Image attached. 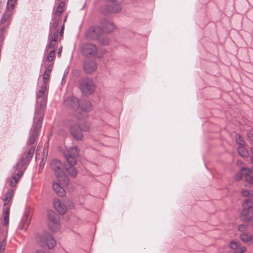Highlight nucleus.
Here are the masks:
<instances>
[{"label": "nucleus", "mask_w": 253, "mask_h": 253, "mask_svg": "<svg viewBox=\"0 0 253 253\" xmlns=\"http://www.w3.org/2000/svg\"><path fill=\"white\" fill-rule=\"evenodd\" d=\"M64 2L60 1L56 9L52 13L48 35L49 43L46 45V50H50L53 49L55 51L56 42L59 35L58 30L56 28L61 20V15L64 11Z\"/></svg>", "instance_id": "1"}, {"label": "nucleus", "mask_w": 253, "mask_h": 253, "mask_svg": "<svg viewBox=\"0 0 253 253\" xmlns=\"http://www.w3.org/2000/svg\"><path fill=\"white\" fill-rule=\"evenodd\" d=\"M65 105L71 111V114L78 120L85 118L87 115L90 106H84L79 99L74 96H70L64 100Z\"/></svg>", "instance_id": "2"}, {"label": "nucleus", "mask_w": 253, "mask_h": 253, "mask_svg": "<svg viewBox=\"0 0 253 253\" xmlns=\"http://www.w3.org/2000/svg\"><path fill=\"white\" fill-rule=\"evenodd\" d=\"M18 0H7L6 6L0 21V42L2 44L6 28L8 26Z\"/></svg>", "instance_id": "3"}, {"label": "nucleus", "mask_w": 253, "mask_h": 253, "mask_svg": "<svg viewBox=\"0 0 253 253\" xmlns=\"http://www.w3.org/2000/svg\"><path fill=\"white\" fill-rule=\"evenodd\" d=\"M66 125L69 128L71 134L73 137L76 140L79 141L82 140L83 135L78 130V128H79L80 130L82 131H87L89 129L90 124L89 122H85L83 124L79 126L74 121L69 120L66 122Z\"/></svg>", "instance_id": "4"}, {"label": "nucleus", "mask_w": 253, "mask_h": 253, "mask_svg": "<svg viewBox=\"0 0 253 253\" xmlns=\"http://www.w3.org/2000/svg\"><path fill=\"white\" fill-rule=\"evenodd\" d=\"M34 152L35 148L34 147H32L29 149L28 152L26 154L25 159L22 158L17 163L15 166V169L16 170H17L18 171L16 174L12 176L10 180V185L11 187L15 186L18 182V180L23 174V172L21 170L22 167L27 163H29V162L32 159Z\"/></svg>", "instance_id": "5"}, {"label": "nucleus", "mask_w": 253, "mask_h": 253, "mask_svg": "<svg viewBox=\"0 0 253 253\" xmlns=\"http://www.w3.org/2000/svg\"><path fill=\"white\" fill-rule=\"evenodd\" d=\"M42 112L40 111V112H38L37 111H36L34 118V122H36V124L30 132L29 135L27 139V144L28 145H33L35 142L42 126Z\"/></svg>", "instance_id": "6"}, {"label": "nucleus", "mask_w": 253, "mask_h": 253, "mask_svg": "<svg viewBox=\"0 0 253 253\" xmlns=\"http://www.w3.org/2000/svg\"><path fill=\"white\" fill-rule=\"evenodd\" d=\"M240 218L253 226V199L246 200L243 202Z\"/></svg>", "instance_id": "7"}, {"label": "nucleus", "mask_w": 253, "mask_h": 253, "mask_svg": "<svg viewBox=\"0 0 253 253\" xmlns=\"http://www.w3.org/2000/svg\"><path fill=\"white\" fill-rule=\"evenodd\" d=\"M51 167L55 171L58 181L62 185H67L69 183V179L68 176L64 173L61 162L58 160H54L51 163Z\"/></svg>", "instance_id": "8"}, {"label": "nucleus", "mask_w": 253, "mask_h": 253, "mask_svg": "<svg viewBox=\"0 0 253 253\" xmlns=\"http://www.w3.org/2000/svg\"><path fill=\"white\" fill-rule=\"evenodd\" d=\"M37 240L39 245L45 249L47 248L49 249H51L56 244V240L53 236L47 232H45L42 236H39Z\"/></svg>", "instance_id": "9"}, {"label": "nucleus", "mask_w": 253, "mask_h": 253, "mask_svg": "<svg viewBox=\"0 0 253 253\" xmlns=\"http://www.w3.org/2000/svg\"><path fill=\"white\" fill-rule=\"evenodd\" d=\"M244 176L246 182L245 187L249 186L253 182V167L251 169L242 168L235 176L236 181L240 180Z\"/></svg>", "instance_id": "10"}, {"label": "nucleus", "mask_w": 253, "mask_h": 253, "mask_svg": "<svg viewBox=\"0 0 253 253\" xmlns=\"http://www.w3.org/2000/svg\"><path fill=\"white\" fill-rule=\"evenodd\" d=\"M47 88V87H46L45 84H42L41 88L37 93V104L38 106H40V109H38L37 108L35 113L36 111H37L38 112L42 111L43 114V110L46 106L47 101V96L45 94Z\"/></svg>", "instance_id": "11"}, {"label": "nucleus", "mask_w": 253, "mask_h": 253, "mask_svg": "<svg viewBox=\"0 0 253 253\" xmlns=\"http://www.w3.org/2000/svg\"><path fill=\"white\" fill-rule=\"evenodd\" d=\"M79 152L77 146H72L67 148L64 152V156L68 164L71 166H74L76 163V157L78 156Z\"/></svg>", "instance_id": "12"}, {"label": "nucleus", "mask_w": 253, "mask_h": 253, "mask_svg": "<svg viewBox=\"0 0 253 253\" xmlns=\"http://www.w3.org/2000/svg\"><path fill=\"white\" fill-rule=\"evenodd\" d=\"M80 88L84 94H91L94 90L93 81L89 78H83L80 81Z\"/></svg>", "instance_id": "13"}, {"label": "nucleus", "mask_w": 253, "mask_h": 253, "mask_svg": "<svg viewBox=\"0 0 253 253\" xmlns=\"http://www.w3.org/2000/svg\"><path fill=\"white\" fill-rule=\"evenodd\" d=\"M48 226L53 232H56L60 228L59 219L53 212L48 214Z\"/></svg>", "instance_id": "14"}, {"label": "nucleus", "mask_w": 253, "mask_h": 253, "mask_svg": "<svg viewBox=\"0 0 253 253\" xmlns=\"http://www.w3.org/2000/svg\"><path fill=\"white\" fill-rule=\"evenodd\" d=\"M81 49L83 54L86 56H94L97 52V48L96 46L93 44L89 43L83 44Z\"/></svg>", "instance_id": "15"}, {"label": "nucleus", "mask_w": 253, "mask_h": 253, "mask_svg": "<svg viewBox=\"0 0 253 253\" xmlns=\"http://www.w3.org/2000/svg\"><path fill=\"white\" fill-rule=\"evenodd\" d=\"M102 34V30L99 27H90L86 32V37L89 40L98 39Z\"/></svg>", "instance_id": "16"}, {"label": "nucleus", "mask_w": 253, "mask_h": 253, "mask_svg": "<svg viewBox=\"0 0 253 253\" xmlns=\"http://www.w3.org/2000/svg\"><path fill=\"white\" fill-rule=\"evenodd\" d=\"M97 68V64L94 60H86L84 64V69L87 73H92Z\"/></svg>", "instance_id": "17"}, {"label": "nucleus", "mask_w": 253, "mask_h": 253, "mask_svg": "<svg viewBox=\"0 0 253 253\" xmlns=\"http://www.w3.org/2000/svg\"><path fill=\"white\" fill-rule=\"evenodd\" d=\"M101 24L103 30L106 32H111L116 28L114 23L109 20L105 19L102 22Z\"/></svg>", "instance_id": "18"}, {"label": "nucleus", "mask_w": 253, "mask_h": 253, "mask_svg": "<svg viewBox=\"0 0 253 253\" xmlns=\"http://www.w3.org/2000/svg\"><path fill=\"white\" fill-rule=\"evenodd\" d=\"M54 208L61 214L65 213L67 211V208L58 199H55L53 202Z\"/></svg>", "instance_id": "19"}, {"label": "nucleus", "mask_w": 253, "mask_h": 253, "mask_svg": "<svg viewBox=\"0 0 253 253\" xmlns=\"http://www.w3.org/2000/svg\"><path fill=\"white\" fill-rule=\"evenodd\" d=\"M60 184L58 182H54L52 184L53 189L54 191L61 197L64 196L65 193V190L62 187V186H64L61 184V183L59 181Z\"/></svg>", "instance_id": "20"}, {"label": "nucleus", "mask_w": 253, "mask_h": 253, "mask_svg": "<svg viewBox=\"0 0 253 253\" xmlns=\"http://www.w3.org/2000/svg\"><path fill=\"white\" fill-rule=\"evenodd\" d=\"M230 248L235 250L234 253H244L246 251L245 247H239V243L238 242L232 241L230 244Z\"/></svg>", "instance_id": "21"}, {"label": "nucleus", "mask_w": 253, "mask_h": 253, "mask_svg": "<svg viewBox=\"0 0 253 253\" xmlns=\"http://www.w3.org/2000/svg\"><path fill=\"white\" fill-rule=\"evenodd\" d=\"M240 237L241 240L245 243H252L253 242V237L248 232L241 233Z\"/></svg>", "instance_id": "22"}, {"label": "nucleus", "mask_w": 253, "mask_h": 253, "mask_svg": "<svg viewBox=\"0 0 253 253\" xmlns=\"http://www.w3.org/2000/svg\"><path fill=\"white\" fill-rule=\"evenodd\" d=\"M55 55V51L54 49H52L50 50H45L44 55L47 61L49 62H52L54 60Z\"/></svg>", "instance_id": "23"}, {"label": "nucleus", "mask_w": 253, "mask_h": 253, "mask_svg": "<svg viewBox=\"0 0 253 253\" xmlns=\"http://www.w3.org/2000/svg\"><path fill=\"white\" fill-rule=\"evenodd\" d=\"M66 165V169L68 172L69 174L72 177H76L77 175V169L73 167L74 166H71L70 164Z\"/></svg>", "instance_id": "24"}, {"label": "nucleus", "mask_w": 253, "mask_h": 253, "mask_svg": "<svg viewBox=\"0 0 253 253\" xmlns=\"http://www.w3.org/2000/svg\"><path fill=\"white\" fill-rule=\"evenodd\" d=\"M12 196H13V191L12 190H9L6 193L5 198L3 199L4 206H6L8 204Z\"/></svg>", "instance_id": "25"}, {"label": "nucleus", "mask_w": 253, "mask_h": 253, "mask_svg": "<svg viewBox=\"0 0 253 253\" xmlns=\"http://www.w3.org/2000/svg\"><path fill=\"white\" fill-rule=\"evenodd\" d=\"M241 194L244 197H252L253 196V191L249 189H242Z\"/></svg>", "instance_id": "26"}, {"label": "nucleus", "mask_w": 253, "mask_h": 253, "mask_svg": "<svg viewBox=\"0 0 253 253\" xmlns=\"http://www.w3.org/2000/svg\"><path fill=\"white\" fill-rule=\"evenodd\" d=\"M239 154L242 157H246L248 156V152L244 146H239L238 148Z\"/></svg>", "instance_id": "27"}, {"label": "nucleus", "mask_w": 253, "mask_h": 253, "mask_svg": "<svg viewBox=\"0 0 253 253\" xmlns=\"http://www.w3.org/2000/svg\"><path fill=\"white\" fill-rule=\"evenodd\" d=\"M235 139L237 143L239 144L240 146H244V140H243V138L240 135L237 134L236 135Z\"/></svg>", "instance_id": "28"}, {"label": "nucleus", "mask_w": 253, "mask_h": 253, "mask_svg": "<svg viewBox=\"0 0 253 253\" xmlns=\"http://www.w3.org/2000/svg\"><path fill=\"white\" fill-rule=\"evenodd\" d=\"M238 231L241 232V233H246L248 231V226L244 224H240L238 227Z\"/></svg>", "instance_id": "29"}, {"label": "nucleus", "mask_w": 253, "mask_h": 253, "mask_svg": "<svg viewBox=\"0 0 253 253\" xmlns=\"http://www.w3.org/2000/svg\"><path fill=\"white\" fill-rule=\"evenodd\" d=\"M49 76H50L49 74L44 72V73L43 74V83L42 84H45L46 85V87H47V83L49 78Z\"/></svg>", "instance_id": "30"}, {"label": "nucleus", "mask_w": 253, "mask_h": 253, "mask_svg": "<svg viewBox=\"0 0 253 253\" xmlns=\"http://www.w3.org/2000/svg\"><path fill=\"white\" fill-rule=\"evenodd\" d=\"M52 67H53V64H49V65H48L47 66L46 69L45 71V72L50 74V73H51V72L52 71Z\"/></svg>", "instance_id": "31"}, {"label": "nucleus", "mask_w": 253, "mask_h": 253, "mask_svg": "<svg viewBox=\"0 0 253 253\" xmlns=\"http://www.w3.org/2000/svg\"><path fill=\"white\" fill-rule=\"evenodd\" d=\"M5 243L4 241L0 243V253L3 252L5 250Z\"/></svg>", "instance_id": "32"}, {"label": "nucleus", "mask_w": 253, "mask_h": 253, "mask_svg": "<svg viewBox=\"0 0 253 253\" xmlns=\"http://www.w3.org/2000/svg\"><path fill=\"white\" fill-rule=\"evenodd\" d=\"M9 222V215H4V225L6 226L8 224Z\"/></svg>", "instance_id": "33"}, {"label": "nucleus", "mask_w": 253, "mask_h": 253, "mask_svg": "<svg viewBox=\"0 0 253 253\" xmlns=\"http://www.w3.org/2000/svg\"><path fill=\"white\" fill-rule=\"evenodd\" d=\"M24 220L25 221V225H26V227H25V230L27 228V227L28 226V225L30 223V220L29 219H28V218L27 217H25L24 219Z\"/></svg>", "instance_id": "34"}, {"label": "nucleus", "mask_w": 253, "mask_h": 253, "mask_svg": "<svg viewBox=\"0 0 253 253\" xmlns=\"http://www.w3.org/2000/svg\"><path fill=\"white\" fill-rule=\"evenodd\" d=\"M248 136L249 138L253 142V133H249L248 134Z\"/></svg>", "instance_id": "35"}, {"label": "nucleus", "mask_w": 253, "mask_h": 253, "mask_svg": "<svg viewBox=\"0 0 253 253\" xmlns=\"http://www.w3.org/2000/svg\"><path fill=\"white\" fill-rule=\"evenodd\" d=\"M117 8L116 9H113V11L114 12H119L122 9V8L120 6H117Z\"/></svg>", "instance_id": "36"}, {"label": "nucleus", "mask_w": 253, "mask_h": 253, "mask_svg": "<svg viewBox=\"0 0 253 253\" xmlns=\"http://www.w3.org/2000/svg\"><path fill=\"white\" fill-rule=\"evenodd\" d=\"M4 212H5V215H9V207H7L5 209Z\"/></svg>", "instance_id": "37"}, {"label": "nucleus", "mask_w": 253, "mask_h": 253, "mask_svg": "<svg viewBox=\"0 0 253 253\" xmlns=\"http://www.w3.org/2000/svg\"><path fill=\"white\" fill-rule=\"evenodd\" d=\"M64 29V25H63L62 26V27H61V31L60 32V36H62L63 35Z\"/></svg>", "instance_id": "38"}, {"label": "nucleus", "mask_w": 253, "mask_h": 253, "mask_svg": "<svg viewBox=\"0 0 253 253\" xmlns=\"http://www.w3.org/2000/svg\"><path fill=\"white\" fill-rule=\"evenodd\" d=\"M251 153H252V154L253 155V156H252L251 157V161H252V158L253 157V147H252L251 148Z\"/></svg>", "instance_id": "39"}, {"label": "nucleus", "mask_w": 253, "mask_h": 253, "mask_svg": "<svg viewBox=\"0 0 253 253\" xmlns=\"http://www.w3.org/2000/svg\"><path fill=\"white\" fill-rule=\"evenodd\" d=\"M68 74V71H67L66 73V72H65V73H64V76H63V79H62V80H63V79H64V78H65V77H66V76H67V74Z\"/></svg>", "instance_id": "40"}, {"label": "nucleus", "mask_w": 253, "mask_h": 253, "mask_svg": "<svg viewBox=\"0 0 253 253\" xmlns=\"http://www.w3.org/2000/svg\"><path fill=\"white\" fill-rule=\"evenodd\" d=\"M36 253H44V252H43L42 251L39 250V251H37Z\"/></svg>", "instance_id": "41"}, {"label": "nucleus", "mask_w": 253, "mask_h": 253, "mask_svg": "<svg viewBox=\"0 0 253 253\" xmlns=\"http://www.w3.org/2000/svg\"><path fill=\"white\" fill-rule=\"evenodd\" d=\"M108 43V41H105L104 42H102V43L104 44H107Z\"/></svg>", "instance_id": "42"}, {"label": "nucleus", "mask_w": 253, "mask_h": 253, "mask_svg": "<svg viewBox=\"0 0 253 253\" xmlns=\"http://www.w3.org/2000/svg\"><path fill=\"white\" fill-rule=\"evenodd\" d=\"M61 52V49H60L59 51L58 52V54L59 56L60 55Z\"/></svg>", "instance_id": "43"}, {"label": "nucleus", "mask_w": 253, "mask_h": 253, "mask_svg": "<svg viewBox=\"0 0 253 253\" xmlns=\"http://www.w3.org/2000/svg\"><path fill=\"white\" fill-rule=\"evenodd\" d=\"M42 162H43V161L42 162H41L40 167H42V165H44V163H42Z\"/></svg>", "instance_id": "44"}, {"label": "nucleus", "mask_w": 253, "mask_h": 253, "mask_svg": "<svg viewBox=\"0 0 253 253\" xmlns=\"http://www.w3.org/2000/svg\"><path fill=\"white\" fill-rule=\"evenodd\" d=\"M42 162H43V161L42 162H41L40 167H42V165H44V163H42Z\"/></svg>", "instance_id": "45"}, {"label": "nucleus", "mask_w": 253, "mask_h": 253, "mask_svg": "<svg viewBox=\"0 0 253 253\" xmlns=\"http://www.w3.org/2000/svg\"><path fill=\"white\" fill-rule=\"evenodd\" d=\"M42 162H43V161L42 162H41L40 167H42V165H44V163H42Z\"/></svg>", "instance_id": "46"}, {"label": "nucleus", "mask_w": 253, "mask_h": 253, "mask_svg": "<svg viewBox=\"0 0 253 253\" xmlns=\"http://www.w3.org/2000/svg\"><path fill=\"white\" fill-rule=\"evenodd\" d=\"M252 163L253 164V157L252 158ZM253 183V182H252V184Z\"/></svg>", "instance_id": "47"}, {"label": "nucleus", "mask_w": 253, "mask_h": 253, "mask_svg": "<svg viewBox=\"0 0 253 253\" xmlns=\"http://www.w3.org/2000/svg\"><path fill=\"white\" fill-rule=\"evenodd\" d=\"M66 18H67V16H66V17H65V19L64 20V22L66 21Z\"/></svg>", "instance_id": "48"}, {"label": "nucleus", "mask_w": 253, "mask_h": 253, "mask_svg": "<svg viewBox=\"0 0 253 253\" xmlns=\"http://www.w3.org/2000/svg\"><path fill=\"white\" fill-rule=\"evenodd\" d=\"M110 0V1H115L116 0Z\"/></svg>", "instance_id": "49"}]
</instances>
